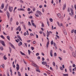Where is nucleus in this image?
I'll list each match as a JSON object with an SVG mask.
<instances>
[{
	"instance_id": "nucleus-4",
	"label": "nucleus",
	"mask_w": 76,
	"mask_h": 76,
	"mask_svg": "<svg viewBox=\"0 0 76 76\" xmlns=\"http://www.w3.org/2000/svg\"><path fill=\"white\" fill-rule=\"evenodd\" d=\"M0 43L2 44V45H3V46H5V45L4 44V41L1 40L0 41Z\"/></svg>"
},
{
	"instance_id": "nucleus-64",
	"label": "nucleus",
	"mask_w": 76,
	"mask_h": 76,
	"mask_svg": "<svg viewBox=\"0 0 76 76\" xmlns=\"http://www.w3.org/2000/svg\"><path fill=\"white\" fill-rule=\"evenodd\" d=\"M74 33L75 34H76V30H75L74 31Z\"/></svg>"
},
{
	"instance_id": "nucleus-9",
	"label": "nucleus",
	"mask_w": 76,
	"mask_h": 76,
	"mask_svg": "<svg viewBox=\"0 0 76 76\" xmlns=\"http://www.w3.org/2000/svg\"><path fill=\"white\" fill-rule=\"evenodd\" d=\"M7 15L8 18H10V14L8 11H7Z\"/></svg>"
},
{
	"instance_id": "nucleus-49",
	"label": "nucleus",
	"mask_w": 76,
	"mask_h": 76,
	"mask_svg": "<svg viewBox=\"0 0 76 76\" xmlns=\"http://www.w3.org/2000/svg\"><path fill=\"white\" fill-rule=\"evenodd\" d=\"M31 49L32 50H34V47H31Z\"/></svg>"
},
{
	"instance_id": "nucleus-57",
	"label": "nucleus",
	"mask_w": 76,
	"mask_h": 76,
	"mask_svg": "<svg viewBox=\"0 0 76 76\" xmlns=\"http://www.w3.org/2000/svg\"><path fill=\"white\" fill-rule=\"evenodd\" d=\"M12 20H13V18H10V21L11 22H12Z\"/></svg>"
},
{
	"instance_id": "nucleus-48",
	"label": "nucleus",
	"mask_w": 76,
	"mask_h": 76,
	"mask_svg": "<svg viewBox=\"0 0 76 76\" xmlns=\"http://www.w3.org/2000/svg\"><path fill=\"white\" fill-rule=\"evenodd\" d=\"M35 9H36L34 7L33 8V11H35Z\"/></svg>"
},
{
	"instance_id": "nucleus-13",
	"label": "nucleus",
	"mask_w": 76,
	"mask_h": 76,
	"mask_svg": "<svg viewBox=\"0 0 76 76\" xmlns=\"http://www.w3.org/2000/svg\"><path fill=\"white\" fill-rule=\"evenodd\" d=\"M47 37H48L50 35V33L48 31H47Z\"/></svg>"
},
{
	"instance_id": "nucleus-43",
	"label": "nucleus",
	"mask_w": 76,
	"mask_h": 76,
	"mask_svg": "<svg viewBox=\"0 0 76 76\" xmlns=\"http://www.w3.org/2000/svg\"><path fill=\"white\" fill-rule=\"evenodd\" d=\"M54 56H57V53H54Z\"/></svg>"
},
{
	"instance_id": "nucleus-21",
	"label": "nucleus",
	"mask_w": 76,
	"mask_h": 76,
	"mask_svg": "<svg viewBox=\"0 0 76 76\" xmlns=\"http://www.w3.org/2000/svg\"><path fill=\"white\" fill-rule=\"evenodd\" d=\"M63 76H69V75L68 74H63Z\"/></svg>"
},
{
	"instance_id": "nucleus-15",
	"label": "nucleus",
	"mask_w": 76,
	"mask_h": 76,
	"mask_svg": "<svg viewBox=\"0 0 76 76\" xmlns=\"http://www.w3.org/2000/svg\"><path fill=\"white\" fill-rule=\"evenodd\" d=\"M42 64H43V65H45L46 64H47V62L46 61H43L42 62Z\"/></svg>"
},
{
	"instance_id": "nucleus-17",
	"label": "nucleus",
	"mask_w": 76,
	"mask_h": 76,
	"mask_svg": "<svg viewBox=\"0 0 76 76\" xmlns=\"http://www.w3.org/2000/svg\"><path fill=\"white\" fill-rule=\"evenodd\" d=\"M4 4H2L1 6V9H4Z\"/></svg>"
},
{
	"instance_id": "nucleus-59",
	"label": "nucleus",
	"mask_w": 76,
	"mask_h": 76,
	"mask_svg": "<svg viewBox=\"0 0 76 76\" xmlns=\"http://www.w3.org/2000/svg\"><path fill=\"white\" fill-rule=\"evenodd\" d=\"M16 24L17 25H19V23L18 22H16Z\"/></svg>"
},
{
	"instance_id": "nucleus-1",
	"label": "nucleus",
	"mask_w": 76,
	"mask_h": 76,
	"mask_svg": "<svg viewBox=\"0 0 76 76\" xmlns=\"http://www.w3.org/2000/svg\"><path fill=\"white\" fill-rule=\"evenodd\" d=\"M70 11H71V13H69V15L70 16H72V15H74V14L73 13V9L72 8L70 9Z\"/></svg>"
},
{
	"instance_id": "nucleus-11",
	"label": "nucleus",
	"mask_w": 76,
	"mask_h": 76,
	"mask_svg": "<svg viewBox=\"0 0 76 76\" xmlns=\"http://www.w3.org/2000/svg\"><path fill=\"white\" fill-rule=\"evenodd\" d=\"M63 32H64V34L65 35H67V32H66V30L65 29H64L63 30Z\"/></svg>"
},
{
	"instance_id": "nucleus-3",
	"label": "nucleus",
	"mask_w": 76,
	"mask_h": 76,
	"mask_svg": "<svg viewBox=\"0 0 76 76\" xmlns=\"http://www.w3.org/2000/svg\"><path fill=\"white\" fill-rule=\"evenodd\" d=\"M9 10L10 12H12L13 10V7H11L10 6H9Z\"/></svg>"
},
{
	"instance_id": "nucleus-38",
	"label": "nucleus",
	"mask_w": 76,
	"mask_h": 76,
	"mask_svg": "<svg viewBox=\"0 0 76 76\" xmlns=\"http://www.w3.org/2000/svg\"><path fill=\"white\" fill-rule=\"evenodd\" d=\"M26 35H27V33L26 32H25L24 34V36H26Z\"/></svg>"
},
{
	"instance_id": "nucleus-47",
	"label": "nucleus",
	"mask_w": 76,
	"mask_h": 76,
	"mask_svg": "<svg viewBox=\"0 0 76 76\" xmlns=\"http://www.w3.org/2000/svg\"><path fill=\"white\" fill-rule=\"evenodd\" d=\"M28 25H31V22H28Z\"/></svg>"
},
{
	"instance_id": "nucleus-61",
	"label": "nucleus",
	"mask_w": 76,
	"mask_h": 76,
	"mask_svg": "<svg viewBox=\"0 0 76 76\" xmlns=\"http://www.w3.org/2000/svg\"><path fill=\"white\" fill-rule=\"evenodd\" d=\"M74 7H75V9L76 10V4H75V5H74Z\"/></svg>"
},
{
	"instance_id": "nucleus-39",
	"label": "nucleus",
	"mask_w": 76,
	"mask_h": 76,
	"mask_svg": "<svg viewBox=\"0 0 76 76\" xmlns=\"http://www.w3.org/2000/svg\"><path fill=\"white\" fill-rule=\"evenodd\" d=\"M33 13V12L32 11H31V12H28V14L29 15L31 14V13Z\"/></svg>"
},
{
	"instance_id": "nucleus-30",
	"label": "nucleus",
	"mask_w": 76,
	"mask_h": 76,
	"mask_svg": "<svg viewBox=\"0 0 76 76\" xmlns=\"http://www.w3.org/2000/svg\"><path fill=\"white\" fill-rule=\"evenodd\" d=\"M1 38H3V39H4V37L3 35H1Z\"/></svg>"
},
{
	"instance_id": "nucleus-19",
	"label": "nucleus",
	"mask_w": 76,
	"mask_h": 76,
	"mask_svg": "<svg viewBox=\"0 0 76 76\" xmlns=\"http://www.w3.org/2000/svg\"><path fill=\"white\" fill-rule=\"evenodd\" d=\"M18 45V46L20 47V45H22V42H20Z\"/></svg>"
},
{
	"instance_id": "nucleus-36",
	"label": "nucleus",
	"mask_w": 76,
	"mask_h": 76,
	"mask_svg": "<svg viewBox=\"0 0 76 76\" xmlns=\"http://www.w3.org/2000/svg\"><path fill=\"white\" fill-rule=\"evenodd\" d=\"M56 36L59 39V38H60V37H59V36H58L56 34Z\"/></svg>"
},
{
	"instance_id": "nucleus-37",
	"label": "nucleus",
	"mask_w": 76,
	"mask_h": 76,
	"mask_svg": "<svg viewBox=\"0 0 76 76\" xmlns=\"http://www.w3.org/2000/svg\"><path fill=\"white\" fill-rule=\"evenodd\" d=\"M39 53H37L36 54V56H39Z\"/></svg>"
},
{
	"instance_id": "nucleus-16",
	"label": "nucleus",
	"mask_w": 76,
	"mask_h": 76,
	"mask_svg": "<svg viewBox=\"0 0 76 76\" xmlns=\"http://www.w3.org/2000/svg\"><path fill=\"white\" fill-rule=\"evenodd\" d=\"M11 46L12 48H14V49H15V47L14 45H13L11 43Z\"/></svg>"
},
{
	"instance_id": "nucleus-63",
	"label": "nucleus",
	"mask_w": 76,
	"mask_h": 76,
	"mask_svg": "<svg viewBox=\"0 0 76 76\" xmlns=\"http://www.w3.org/2000/svg\"><path fill=\"white\" fill-rule=\"evenodd\" d=\"M39 8H42V5H40L39 6Z\"/></svg>"
},
{
	"instance_id": "nucleus-6",
	"label": "nucleus",
	"mask_w": 76,
	"mask_h": 76,
	"mask_svg": "<svg viewBox=\"0 0 76 76\" xmlns=\"http://www.w3.org/2000/svg\"><path fill=\"white\" fill-rule=\"evenodd\" d=\"M16 30L17 31H21V28H20V26H19L17 28Z\"/></svg>"
},
{
	"instance_id": "nucleus-2",
	"label": "nucleus",
	"mask_w": 76,
	"mask_h": 76,
	"mask_svg": "<svg viewBox=\"0 0 76 76\" xmlns=\"http://www.w3.org/2000/svg\"><path fill=\"white\" fill-rule=\"evenodd\" d=\"M47 39L48 40L46 45V47L47 48H48V45H49V44H50V42H49V39H48V38L47 37Z\"/></svg>"
},
{
	"instance_id": "nucleus-18",
	"label": "nucleus",
	"mask_w": 76,
	"mask_h": 76,
	"mask_svg": "<svg viewBox=\"0 0 76 76\" xmlns=\"http://www.w3.org/2000/svg\"><path fill=\"white\" fill-rule=\"evenodd\" d=\"M57 15L59 18H61V14L59 13H58L57 14Z\"/></svg>"
},
{
	"instance_id": "nucleus-42",
	"label": "nucleus",
	"mask_w": 76,
	"mask_h": 76,
	"mask_svg": "<svg viewBox=\"0 0 76 76\" xmlns=\"http://www.w3.org/2000/svg\"><path fill=\"white\" fill-rule=\"evenodd\" d=\"M30 35L31 36H34V35L32 33H31Z\"/></svg>"
},
{
	"instance_id": "nucleus-8",
	"label": "nucleus",
	"mask_w": 76,
	"mask_h": 76,
	"mask_svg": "<svg viewBox=\"0 0 76 76\" xmlns=\"http://www.w3.org/2000/svg\"><path fill=\"white\" fill-rule=\"evenodd\" d=\"M50 54L51 57H53V50H51L50 51Z\"/></svg>"
},
{
	"instance_id": "nucleus-27",
	"label": "nucleus",
	"mask_w": 76,
	"mask_h": 76,
	"mask_svg": "<svg viewBox=\"0 0 76 76\" xmlns=\"http://www.w3.org/2000/svg\"><path fill=\"white\" fill-rule=\"evenodd\" d=\"M0 48L1 49V51H3V47H0Z\"/></svg>"
},
{
	"instance_id": "nucleus-40",
	"label": "nucleus",
	"mask_w": 76,
	"mask_h": 76,
	"mask_svg": "<svg viewBox=\"0 0 76 76\" xmlns=\"http://www.w3.org/2000/svg\"><path fill=\"white\" fill-rule=\"evenodd\" d=\"M72 66L73 67H76V65H75V64H73L72 65Z\"/></svg>"
},
{
	"instance_id": "nucleus-60",
	"label": "nucleus",
	"mask_w": 76,
	"mask_h": 76,
	"mask_svg": "<svg viewBox=\"0 0 76 76\" xmlns=\"http://www.w3.org/2000/svg\"><path fill=\"white\" fill-rule=\"evenodd\" d=\"M44 8H42V11L43 12H44Z\"/></svg>"
},
{
	"instance_id": "nucleus-29",
	"label": "nucleus",
	"mask_w": 76,
	"mask_h": 76,
	"mask_svg": "<svg viewBox=\"0 0 76 76\" xmlns=\"http://www.w3.org/2000/svg\"><path fill=\"white\" fill-rule=\"evenodd\" d=\"M53 65L54 66H56V64L54 62H53Z\"/></svg>"
},
{
	"instance_id": "nucleus-28",
	"label": "nucleus",
	"mask_w": 76,
	"mask_h": 76,
	"mask_svg": "<svg viewBox=\"0 0 76 76\" xmlns=\"http://www.w3.org/2000/svg\"><path fill=\"white\" fill-rule=\"evenodd\" d=\"M69 48L71 51H73V49L72 48V47L70 46Z\"/></svg>"
},
{
	"instance_id": "nucleus-53",
	"label": "nucleus",
	"mask_w": 76,
	"mask_h": 76,
	"mask_svg": "<svg viewBox=\"0 0 76 76\" xmlns=\"http://www.w3.org/2000/svg\"><path fill=\"white\" fill-rule=\"evenodd\" d=\"M47 23L48 25V26H49L50 24H49V23L48 22H48Z\"/></svg>"
},
{
	"instance_id": "nucleus-7",
	"label": "nucleus",
	"mask_w": 76,
	"mask_h": 76,
	"mask_svg": "<svg viewBox=\"0 0 76 76\" xmlns=\"http://www.w3.org/2000/svg\"><path fill=\"white\" fill-rule=\"evenodd\" d=\"M36 13L38 14V15H40V16H41V15H42V14H41V12L39 11H37Z\"/></svg>"
},
{
	"instance_id": "nucleus-44",
	"label": "nucleus",
	"mask_w": 76,
	"mask_h": 76,
	"mask_svg": "<svg viewBox=\"0 0 76 76\" xmlns=\"http://www.w3.org/2000/svg\"><path fill=\"white\" fill-rule=\"evenodd\" d=\"M57 23L58 25V26H60V23H59V22H57Z\"/></svg>"
},
{
	"instance_id": "nucleus-56",
	"label": "nucleus",
	"mask_w": 76,
	"mask_h": 76,
	"mask_svg": "<svg viewBox=\"0 0 76 76\" xmlns=\"http://www.w3.org/2000/svg\"><path fill=\"white\" fill-rule=\"evenodd\" d=\"M56 43H55V42H54L53 43V45H54V46H55V47H56Z\"/></svg>"
},
{
	"instance_id": "nucleus-46",
	"label": "nucleus",
	"mask_w": 76,
	"mask_h": 76,
	"mask_svg": "<svg viewBox=\"0 0 76 76\" xmlns=\"http://www.w3.org/2000/svg\"><path fill=\"white\" fill-rule=\"evenodd\" d=\"M60 69L61 70H63V67H60Z\"/></svg>"
},
{
	"instance_id": "nucleus-14",
	"label": "nucleus",
	"mask_w": 76,
	"mask_h": 76,
	"mask_svg": "<svg viewBox=\"0 0 76 76\" xmlns=\"http://www.w3.org/2000/svg\"><path fill=\"white\" fill-rule=\"evenodd\" d=\"M20 53L22 56H26V54H25L22 53L21 51H20Z\"/></svg>"
},
{
	"instance_id": "nucleus-35",
	"label": "nucleus",
	"mask_w": 76,
	"mask_h": 76,
	"mask_svg": "<svg viewBox=\"0 0 76 76\" xmlns=\"http://www.w3.org/2000/svg\"><path fill=\"white\" fill-rule=\"evenodd\" d=\"M58 58H59L60 60H61H61H62V58H61L60 57H58Z\"/></svg>"
},
{
	"instance_id": "nucleus-62",
	"label": "nucleus",
	"mask_w": 76,
	"mask_h": 76,
	"mask_svg": "<svg viewBox=\"0 0 76 76\" xmlns=\"http://www.w3.org/2000/svg\"><path fill=\"white\" fill-rule=\"evenodd\" d=\"M73 32H74V30H72L71 31V33H73Z\"/></svg>"
},
{
	"instance_id": "nucleus-20",
	"label": "nucleus",
	"mask_w": 76,
	"mask_h": 76,
	"mask_svg": "<svg viewBox=\"0 0 76 76\" xmlns=\"http://www.w3.org/2000/svg\"><path fill=\"white\" fill-rule=\"evenodd\" d=\"M31 23L33 26H34L35 28H36V25H35V23Z\"/></svg>"
},
{
	"instance_id": "nucleus-25",
	"label": "nucleus",
	"mask_w": 76,
	"mask_h": 76,
	"mask_svg": "<svg viewBox=\"0 0 76 76\" xmlns=\"http://www.w3.org/2000/svg\"><path fill=\"white\" fill-rule=\"evenodd\" d=\"M28 51L29 55H30V54H31V51H30V50H28Z\"/></svg>"
},
{
	"instance_id": "nucleus-34",
	"label": "nucleus",
	"mask_w": 76,
	"mask_h": 76,
	"mask_svg": "<svg viewBox=\"0 0 76 76\" xmlns=\"http://www.w3.org/2000/svg\"><path fill=\"white\" fill-rule=\"evenodd\" d=\"M50 22H53V19L50 18Z\"/></svg>"
},
{
	"instance_id": "nucleus-52",
	"label": "nucleus",
	"mask_w": 76,
	"mask_h": 76,
	"mask_svg": "<svg viewBox=\"0 0 76 76\" xmlns=\"http://www.w3.org/2000/svg\"><path fill=\"white\" fill-rule=\"evenodd\" d=\"M7 7H6V8H5L4 10V11H6V10H7Z\"/></svg>"
},
{
	"instance_id": "nucleus-55",
	"label": "nucleus",
	"mask_w": 76,
	"mask_h": 76,
	"mask_svg": "<svg viewBox=\"0 0 76 76\" xmlns=\"http://www.w3.org/2000/svg\"><path fill=\"white\" fill-rule=\"evenodd\" d=\"M69 69H72V66H70L69 67Z\"/></svg>"
},
{
	"instance_id": "nucleus-33",
	"label": "nucleus",
	"mask_w": 76,
	"mask_h": 76,
	"mask_svg": "<svg viewBox=\"0 0 76 76\" xmlns=\"http://www.w3.org/2000/svg\"><path fill=\"white\" fill-rule=\"evenodd\" d=\"M36 71L37 72H39V73L41 72L40 71H39V69H36Z\"/></svg>"
},
{
	"instance_id": "nucleus-22",
	"label": "nucleus",
	"mask_w": 76,
	"mask_h": 76,
	"mask_svg": "<svg viewBox=\"0 0 76 76\" xmlns=\"http://www.w3.org/2000/svg\"><path fill=\"white\" fill-rule=\"evenodd\" d=\"M3 58L4 59V60H7V57H6V56H4L3 57Z\"/></svg>"
},
{
	"instance_id": "nucleus-54",
	"label": "nucleus",
	"mask_w": 76,
	"mask_h": 76,
	"mask_svg": "<svg viewBox=\"0 0 76 76\" xmlns=\"http://www.w3.org/2000/svg\"><path fill=\"white\" fill-rule=\"evenodd\" d=\"M33 44H36V42L35 41H34L33 42Z\"/></svg>"
},
{
	"instance_id": "nucleus-41",
	"label": "nucleus",
	"mask_w": 76,
	"mask_h": 76,
	"mask_svg": "<svg viewBox=\"0 0 76 76\" xmlns=\"http://www.w3.org/2000/svg\"><path fill=\"white\" fill-rule=\"evenodd\" d=\"M51 45H53V41H52L51 42Z\"/></svg>"
},
{
	"instance_id": "nucleus-32",
	"label": "nucleus",
	"mask_w": 76,
	"mask_h": 76,
	"mask_svg": "<svg viewBox=\"0 0 76 76\" xmlns=\"http://www.w3.org/2000/svg\"><path fill=\"white\" fill-rule=\"evenodd\" d=\"M42 27H44V25L43 23H42Z\"/></svg>"
},
{
	"instance_id": "nucleus-26",
	"label": "nucleus",
	"mask_w": 76,
	"mask_h": 76,
	"mask_svg": "<svg viewBox=\"0 0 76 76\" xmlns=\"http://www.w3.org/2000/svg\"><path fill=\"white\" fill-rule=\"evenodd\" d=\"M35 15L36 17H39V15H38V14L37 13L35 14Z\"/></svg>"
},
{
	"instance_id": "nucleus-10",
	"label": "nucleus",
	"mask_w": 76,
	"mask_h": 76,
	"mask_svg": "<svg viewBox=\"0 0 76 76\" xmlns=\"http://www.w3.org/2000/svg\"><path fill=\"white\" fill-rule=\"evenodd\" d=\"M66 4H65L64 5V6H63V9L64 10H65V9H66Z\"/></svg>"
},
{
	"instance_id": "nucleus-58",
	"label": "nucleus",
	"mask_w": 76,
	"mask_h": 76,
	"mask_svg": "<svg viewBox=\"0 0 76 76\" xmlns=\"http://www.w3.org/2000/svg\"><path fill=\"white\" fill-rule=\"evenodd\" d=\"M20 2L21 3H23V1L22 0H20Z\"/></svg>"
},
{
	"instance_id": "nucleus-45",
	"label": "nucleus",
	"mask_w": 76,
	"mask_h": 76,
	"mask_svg": "<svg viewBox=\"0 0 76 76\" xmlns=\"http://www.w3.org/2000/svg\"><path fill=\"white\" fill-rule=\"evenodd\" d=\"M9 49L10 53H11V51H12V48H10Z\"/></svg>"
},
{
	"instance_id": "nucleus-12",
	"label": "nucleus",
	"mask_w": 76,
	"mask_h": 76,
	"mask_svg": "<svg viewBox=\"0 0 76 76\" xmlns=\"http://www.w3.org/2000/svg\"><path fill=\"white\" fill-rule=\"evenodd\" d=\"M17 37H18V38H19V39H20V41H22V39L21 38V37H20V36H19V35H18Z\"/></svg>"
},
{
	"instance_id": "nucleus-31",
	"label": "nucleus",
	"mask_w": 76,
	"mask_h": 76,
	"mask_svg": "<svg viewBox=\"0 0 76 76\" xmlns=\"http://www.w3.org/2000/svg\"><path fill=\"white\" fill-rule=\"evenodd\" d=\"M67 11L69 12H70V7H68L67 9Z\"/></svg>"
},
{
	"instance_id": "nucleus-5",
	"label": "nucleus",
	"mask_w": 76,
	"mask_h": 76,
	"mask_svg": "<svg viewBox=\"0 0 76 76\" xmlns=\"http://www.w3.org/2000/svg\"><path fill=\"white\" fill-rule=\"evenodd\" d=\"M17 71H18L19 70V64H17Z\"/></svg>"
},
{
	"instance_id": "nucleus-50",
	"label": "nucleus",
	"mask_w": 76,
	"mask_h": 76,
	"mask_svg": "<svg viewBox=\"0 0 76 76\" xmlns=\"http://www.w3.org/2000/svg\"><path fill=\"white\" fill-rule=\"evenodd\" d=\"M42 61H44V60H45V59H44V57H42Z\"/></svg>"
},
{
	"instance_id": "nucleus-23",
	"label": "nucleus",
	"mask_w": 76,
	"mask_h": 76,
	"mask_svg": "<svg viewBox=\"0 0 76 76\" xmlns=\"http://www.w3.org/2000/svg\"><path fill=\"white\" fill-rule=\"evenodd\" d=\"M18 74L19 76H22V75H21V74H20V73L19 71L18 72Z\"/></svg>"
},
{
	"instance_id": "nucleus-51",
	"label": "nucleus",
	"mask_w": 76,
	"mask_h": 76,
	"mask_svg": "<svg viewBox=\"0 0 76 76\" xmlns=\"http://www.w3.org/2000/svg\"><path fill=\"white\" fill-rule=\"evenodd\" d=\"M27 10H28V12H29V11H30V10H31V9H30V8H28V9Z\"/></svg>"
},
{
	"instance_id": "nucleus-24",
	"label": "nucleus",
	"mask_w": 76,
	"mask_h": 76,
	"mask_svg": "<svg viewBox=\"0 0 76 76\" xmlns=\"http://www.w3.org/2000/svg\"><path fill=\"white\" fill-rule=\"evenodd\" d=\"M7 39L9 40V41H10V37L9 36H7Z\"/></svg>"
}]
</instances>
